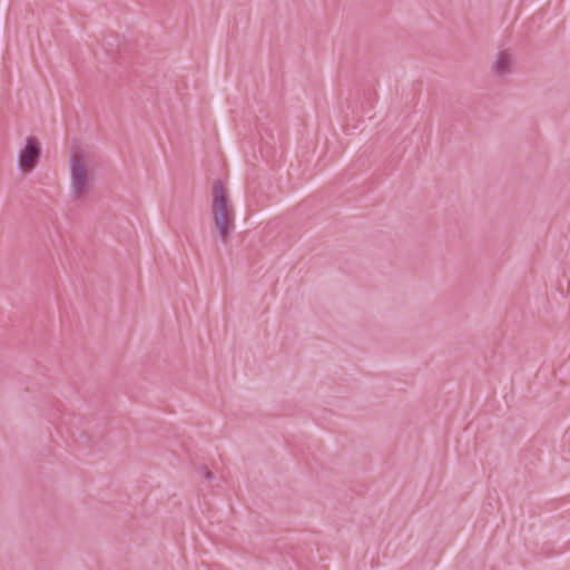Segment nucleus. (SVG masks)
<instances>
[{"label":"nucleus","instance_id":"f257e3e1","mask_svg":"<svg viewBox=\"0 0 570 570\" xmlns=\"http://www.w3.org/2000/svg\"><path fill=\"white\" fill-rule=\"evenodd\" d=\"M68 168L70 195L75 200L86 199L94 189L95 155L89 147L75 144L69 150Z\"/></svg>","mask_w":570,"mask_h":570},{"label":"nucleus","instance_id":"f03ea898","mask_svg":"<svg viewBox=\"0 0 570 570\" xmlns=\"http://www.w3.org/2000/svg\"><path fill=\"white\" fill-rule=\"evenodd\" d=\"M212 218L218 235L227 244L235 230V212L229 199L228 189L216 179L212 189Z\"/></svg>","mask_w":570,"mask_h":570},{"label":"nucleus","instance_id":"7ed1b4c3","mask_svg":"<svg viewBox=\"0 0 570 570\" xmlns=\"http://www.w3.org/2000/svg\"><path fill=\"white\" fill-rule=\"evenodd\" d=\"M41 155L42 146L40 140L35 136L27 137L17 155L19 171L23 175L32 173L38 166Z\"/></svg>","mask_w":570,"mask_h":570},{"label":"nucleus","instance_id":"20e7f679","mask_svg":"<svg viewBox=\"0 0 570 570\" xmlns=\"http://www.w3.org/2000/svg\"><path fill=\"white\" fill-rule=\"evenodd\" d=\"M511 61H512V58L509 52H507V51L500 52L498 55L495 66H494L495 73L499 76L508 75L511 71V68H510Z\"/></svg>","mask_w":570,"mask_h":570},{"label":"nucleus","instance_id":"39448f33","mask_svg":"<svg viewBox=\"0 0 570 570\" xmlns=\"http://www.w3.org/2000/svg\"><path fill=\"white\" fill-rule=\"evenodd\" d=\"M202 474L205 478L206 481H212L214 479V474L212 471L208 470L206 465H203L200 468Z\"/></svg>","mask_w":570,"mask_h":570}]
</instances>
